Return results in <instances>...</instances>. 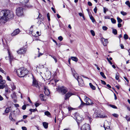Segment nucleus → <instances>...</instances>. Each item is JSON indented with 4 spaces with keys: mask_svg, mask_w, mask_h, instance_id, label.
Segmentation results:
<instances>
[{
    "mask_svg": "<svg viewBox=\"0 0 130 130\" xmlns=\"http://www.w3.org/2000/svg\"><path fill=\"white\" fill-rule=\"evenodd\" d=\"M0 23H5L9 19L13 18L14 15L12 11L8 10H3L0 12Z\"/></svg>",
    "mask_w": 130,
    "mask_h": 130,
    "instance_id": "f257e3e1",
    "label": "nucleus"
},
{
    "mask_svg": "<svg viewBox=\"0 0 130 130\" xmlns=\"http://www.w3.org/2000/svg\"><path fill=\"white\" fill-rule=\"evenodd\" d=\"M16 72L18 76L21 77L26 75L28 73V71L24 68H21L18 69Z\"/></svg>",
    "mask_w": 130,
    "mask_h": 130,
    "instance_id": "f03ea898",
    "label": "nucleus"
},
{
    "mask_svg": "<svg viewBox=\"0 0 130 130\" xmlns=\"http://www.w3.org/2000/svg\"><path fill=\"white\" fill-rule=\"evenodd\" d=\"M74 77L75 80L77 81L79 86L81 87L84 85V83L83 80L81 77L79 76L78 74L74 72Z\"/></svg>",
    "mask_w": 130,
    "mask_h": 130,
    "instance_id": "7ed1b4c3",
    "label": "nucleus"
},
{
    "mask_svg": "<svg viewBox=\"0 0 130 130\" xmlns=\"http://www.w3.org/2000/svg\"><path fill=\"white\" fill-rule=\"evenodd\" d=\"M75 114L74 118V119L76 120L79 125V123L83 120L84 118L82 116L80 115L78 113H75Z\"/></svg>",
    "mask_w": 130,
    "mask_h": 130,
    "instance_id": "20e7f679",
    "label": "nucleus"
},
{
    "mask_svg": "<svg viewBox=\"0 0 130 130\" xmlns=\"http://www.w3.org/2000/svg\"><path fill=\"white\" fill-rule=\"evenodd\" d=\"M57 91L62 95L65 94L67 92V89L64 86L58 87L56 88Z\"/></svg>",
    "mask_w": 130,
    "mask_h": 130,
    "instance_id": "39448f33",
    "label": "nucleus"
},
{
    "mask_svg": "<svg viewBox=\"0 0 130 130\" xmlns=\"http://www.w3.org/2000/svg\"><path fill=\"white\" fill-rule=\"evenodd\" d=\"M16 13L17 15L19 17L23 15V8L22 7H18L16 10Z\"/></svg>",
    "mask_w": 130,
    "mask_h": 130,
    "instance_id": "423d86ee",
    "label": "nucleus"
},
{
    "mask_svg": "<svg viewBox=\"0 0 130 130\" xmlns=\"http://www.w3.org/2000/svg\"><path fill=\"white\" fill-rule=\"evenodd\" d=\"M110 124V123L108 122L107 121H105L104 123V127L105 130H112L110 128L109 125Z\"/></svg>",
    "mask_w": 130,
    "mask_h": 130,
    "instance_id": "0eeeda50",
    "label": "nucleus"
},
{
    "mask_svg": "<svg viewBox=\"0 0 130 130\" xmlns=\"http://www.w3.org/2000/svg\"><path fill=\"white\" fill-rule=\"evenodd\" d=\"M81 130H90V127L89 124H86L81 128Z\"/></svg>",
    "mask_w": 130,
    "mask_h": 130,
    "instance_id": "6e6552de",
    "label": "nucleus"
},
{
    "mask_svg": "<svg viewBox=\"0 0 130 130\" xmlns=\"http://www.w3.org/2000/svg\"><path fill=\"white\" fill-rule=\"evenodd\" d=\"M85 101L86 102V104L87 105H91L93 104L92 100L86 96L85 99Z\"/></svg>",
    "mask_w": 130,
    "mask_h": 130,
    "instance_id": "1a4fd4ad",
    "label": "nucleus"
},
{
    "mask_svg": "<svg viewBox=\"0 0 130 130\" xmlns=\"http://www.w3.org/2000/svg\"><path fill=\"white\" fill-rule=\"evenodd\" d=\"M26 49L24 47H22L18 51H17V52L19 54H24L26 52Z\"/></svg>",
    "mask_w": 130,
    "mask_h": 130,
    "instance_id": "9d476101",
    "label": "nucleus"
},
{
    "mask_svg": "<svg viewBox=\"0 0 130 130\" xmlns=\"http://www.w3.org/2000/svg\"><path fill=\"white\" fill-rule=\"evenodd\" d=\"M96 117L101 118H104L106 117L107 116L103 112H98L97 113Z\"/></svg>",
    "mask_w": 130,
    "mask_h": 130,
    "instance_id": "9b49d317",
    "label": "nucleus"
},
{
    "mask_svg": "<svg viewBox=\"0 0 130 130\" xmlns=\"http://www.w3.org/2000/svg\"><path fill=\"white\" fill-rule=\"evenodd\" d=\"M7 50L9 57H6L5 58L6 59H8V58H9L10 60V63L11 64V61L13 59V57L12 55L10 53L9 50L8 49Z\"/></svg>",
    "mask_w": 130,
    "mask_h": 130,
    "instance_id": "f8f14e48",
    "label": "nucleus"
},
{
    "mask_svg": "<svg viewBox=\"0 0 130 130\" xmlns=\"http://www.w3.org/2000/svg\"><path fill=\"white\" fill-rule=\"evenodd\" d=\"M32 86L39 89L40 87L37 81L35 79H33Z\"/></svg>",
    "mask_w": 130,
    "mask_h": 130,
    "instance_id": "ddd939ff",
    "label": "nucleus"
},
{
    "mask_svg": "<svg viewBox=\"0 0 130 130\" xmlns=\"http://www.w3.org/2000/svg\"><path fill=\"white\" fill-rule=\"evenodd\" d=\"M101 41L103 45L104 46H106L108 43L107 39H106L102 38H101Z\"/></svg>",
    "mask_w": 130,
    "mask_h": 130,
    "instance_id": "4468645a",
    "label": "nucleus"
},
{
    "mask_svg": "<svg viewBox=\"0 0 130 130\" xmlns=\"http://www.w3.org/2000/svg\"><path fill=\"white\" fill-rule=\"evenodd\" d=\"M20 32V30L18 29H17L13 31V33L11 34V35L12 36H15L16 35L18 34Z\"/></svg>",
    "mask_w": 130,
    "mask_h": 130,
    "instance_id": "2eb2a0df",
    "label": "nucleus"
},
{
    "mask_svg": "<svg viewBox=\"0 0 130 130\" xmlns=\"http://www.w3.org/2000/svg\"><path fill=\"white\" fill-rule=\"evenodd\" d=\"M73 95V94L71 92H68L65 95L64 99L65 100L68 99L69 97Z\"/></svg>",
    "mask_w": 130,
    "mask_h": 130,
    "instance_id": "dca6fc26",
    "label": "nucleus"
},
{
    "mask_svg": "<svg viewBox=\"0 0 130 130\" xmlns=\"http://www.w3.org/2000/svg\"><path fill=\"white\" fill-rule=\"evenodd\" d=\"M13 112V113L14 114V116H13V117H15L16 116L19 115V114L20 110L18 109H17L15 111L14 110Z\"/></svg>",
    "mask_w": 130,
    "mask_h": 130,
    "instance_id": "f3484780",
    "label": "nucleus"
},
{
    "mask_svg": "<svg viewBox=\"0 0 130 130\" xmlns=\"http://www.w3.org/2000/svg\"><path fill=\"white\" fill-rule=\"evenodd\" d=\"M44 93L45 94L47 95H48L50 93L49 90L47 89V87H44Z\"/></svg>",
    "mask_w": 130,
    "mask_h": 130,
    "instance_id": "a211bd4d",
    "label": "nucleus"
},
{
    "mask_svg": "<svg viewBox=\"0 0 130 130\" xmlns=\"http://www.w3.org/2000/svg\"><path fill=\"white\" fill-rule=\"evenodd\" d=\"M29 0H20V2L22 4L23 6L25 5L29 1Z\"/></svg>",
    "mask_w": 130,
    "mask_h": 130,
    "instance_id": "6ab92c4d",
    "label": "nucleus"
},
{
    "mask_svg": "<svg viewBox=\"0 0 130 130\" xmlns=\"http://www.w3.org/2000/svg\"><path fill=\"white\" fill-rule=\"evenodd\" d=\"M45 129H47L48 127V123L44 122L42 123Z\"/></svg>",
    "mask_w": 130,
    "mask_h": 130,
    "instance_id": "aec40b11",
    "label": "nucleus"
},
{
    "mask_svg": "<svg viewBox=\"0 0 130 130\" xmlns=\"http://www.w3.org/2000/svg\"><path fill=\"white\" fill-rule=\"evenodd\" d=\"M11 107H9L6 108L5 110V113H8L10 111V108Z\"/></svg>",
    "mask_w": 130,
    "mask_h": 130,
    "instance_id": "412c9836",
    "label": "nucleus"
},
{
    "mask_svg": "<svg viewBox=\"0 0 130 130\" xmlns=\"http://www.w3.org/2000/svg\"><path fill=\"white\" fill-rule=\"evenodd\" d=\"M9 118L10 120L12 121H15V120L13 119L12 117V114L11 113H10L9 116Z\"/></svg>",
    "mask_w": 130,
    "mask_h": 130,
    "instance_id": "4be33fe9",
    "label": "nucleus"
},
{
    "mask_svg": "<svg viewBox=\"0 0 130 130\" xmlns=\"http://www.w3.org/2000/svg\"><path fill=\"white\" fill-rule=\"evenodd\" d=\"M7 86V84H1L0 85V89H3L5 87Z\"/></svg>",
    "mask_w": 130,
    "mask_h": 130,
    "instance_id": "5701e85b",
    "label": "nucleus"
},
{
    "mask_svg": "<svg viewBox=\"0 0 130 130\" xmlns=\"http://www.w3.org/2000/svg\"><path fill=\"white\" fill-rule=\"evenodd\" d=\"M86 116L87 118H88L89 119L90 122L91 123L92 120V119L91 118V117L89 115V114L88 115H87Z\"/></svg>",
    "mask_w": 130,
    "mask_h": 130,
    "instance_id": "b1692460",
    "label": "nucleus"
},
{
    "mask_svg": "<svg viewBox=\"0 0 130 130\" xmlns=\"http://www.w3.org/2000/svg\"><path fill=\"white\" fill-rule=\"evenodd\" d=\"M91 88L93 90H95V87L92 83H90L89 84Z\"/></svg>",
    "mask_w": 130,
    "mask_h": 130,
    "instance_id": "393cba45",
    "label": "nucleus"
},
{
    "mask_svg": "<svg viewBox=\"0 0 130 130\" xmlns=\"http://www.w3.org/2000/svg\"><path fill=\"white\" fill-rule=\"evenodd\" d=\"M23 6H24L25 7H27L28 8H30L32 7V6L30 5H28V4L26 3L25 5H24Z\"/></svg>",
    "mask_w": 130,
    "mask_h": 130,
    "instance_id": "a878e982",
    "label": "nucleus"
},
{
    "mask_svg": "<svg viewBox=\"0 0 130 130\" xmlns=\"http://www.w3.org/2000/svg\"><path fill=\"white\" fill-rule=\"evenodd\" d=\"M36 34H35V33H34V34H32V36L35 37H37L41 35L39 34V32L38 31L36 32Z\"/></svg>",
    "mask_w": 130,
    "mask_h": 130,
    "instance_id": "bb28decb",
    "label": "nucleus"
},
{
    "mask_svg": "<svg viewBox=\"0 0 130 130\" xmlns=\"http://www.w3.org/2000/svg\"><path fill=\"white\" fill-rule=\"evenodd\" d=\"M115 79L116 80H118L119 79V74L118 73H117L116 74Z\"/></svg>",
    "mask_w": 130,
    "mask_h": 130,
    "instance_id": "cd10ccee",
    "label": "nucleus"
},
{
    "mask_svg": "<svg viewBox=\"0 0 130 130\" xmlns=\"http://www.w3.org/2000/svg\"><path fill=\"white\" fill-rule=\"evenodd\" d=\"M44 114H45V115H46L47 116H49L51 115L49 111H45L44 112Z\"/></svg>",
    "mask_w": 130,
    "mask_h": 130,
    "instance_id": "c85d7f7f",
    "label": "nucleus"
},
{
    "mask_svg": "<svg viewBox=\"0 0 130 130\" xmlns=\"http://www.w3.org/2000/svg\"><path fill=\"white\" fill-rule=\"evenodd\" d=\"M29 110L30 111V114H31L32 112H35L36 111H37V109L36 108L34 109H30Z\"/></svg>",
    "mask_w": 130,
    "mask_h": 130,
    "instance_id": "c756f323",
    "label": "nucleus"
},
{
    "mask_svg": "<svg viewBox=\"0 0 130 130\" xmlns=\"http://www.w3.org/2000/svg\"><path fill=\"white\" fill-rule=\"evenodd\" d=\"M40 97L41 100L42 101H44V95L42 94H41L40 95Z\"/></svg>",
    "mask_w": 130,
    "mask_h": 130,
    "instance_id": "7c9ffc66",
    "label": "nucleus"
},
{
    "mask_svg": "<svg viewBox=\"0 0 130 130\" xmlns=\"http://www.w3.org/2000/svg\"><path fill=\"white\" fill-rule=\"evenodd\" d=\"M117 19L118 21V22L119 23H121L122 21V20L119 17H118L117 18Z\"/></svg>",
    "mask_w": 130,
    "mask_h": 130,
    "instance_id": "2f4dec72",
    "label": "nucleus"
},
{
    "mask_svg": "<svg viewBox=\"0 0 130 130\" xmlns=\"http://www.w3.org/2000/svg\"><path fill=\"white\" fill-rule=\"evenodd\" d=\"M2 79H0V83L1 84H4L5 83V81Z\"/></svg>",
    "mask_w": 130,
    "mask_h": 130,
    "instance_id": "473e14b6",
    "label": "nucleus"
},
{
    "mask_svg": "<svg viewBox=\"0 0 130 130\" xmlns=\"http://www.w3.org/2000/svg\"><path fill=\"white\" fill-rule=\"evenodd\" d=\"M112 33L115 35H117V30L115 29H113L112 30Z\"/></svg>",
    "mask_w": 130,
    "mask_h": 130,
    "instance_id": "72a5a7b5",
    "label": "nucleus"
},
{
    "mask_svg": "<svg viewBox=\"0 0 130 130\" xmlns=\"http://www.w3.org/2000/svg\"><path fill=\"white\" fill-rule=\"evenodd\" d=\"M32 27V26L30 27V29L29 31V33L30 34H32H32H34V33H33V30L31 29V28Z\"/></svg>",
    "mask_w": 130,
    "mask_h": 130,
    "instance_id": "f704fd0d",
    "label": "nucleus"
},
{
    "mask_svg": "<svg viewBox=\"0 0 130 130\" xmlns=\"http://www.w3.org/2000/svg\"><path fill=\"white\" fill-rule=\"evenodd\" d=\"M90 18L92 20V22H94L95 21V20L94 19L92 15H91L90 16Z\"/></svg>",
    "mask_w": 130,
    "mask_h": 130,
    "instance_id": "c9c22d12",
    "label": "nucleus"
},
{
    "mask_svg": "<svg viewBox=\"0 0 130 130\" xmlns=\"http://www.w3.org/2000/svg\"><path fill=\"white\" fill-rule=\"evenodd\" d=\"M100 74L101 76L104 78H106V77L104 75V73L102 72H100Z\"/></svg>",
    "mask_w": 130,
    "mask_h": 130,
    "instance_id": "e433bc0d",
    "label": "nucleus"
},
{
    "mask_svg": "<svg viewBox=\"0 0 130 130\" xmlns=\"http://www.w3.org/2000/svg\"><path fill=\"white\" fill-rule=\"evenodd\" d=\"M81 104L80 105V107H82L86 104L83 102V101L81 100Z\"/></svg>",
    "mask_w": 130,
    "mask_h": 130,
    "instance_id": "4c0bfd02",
    "label": "nucleus"
},
{
    "mask_svg": "<svg viewBox=\"0 0 130 130\" xmlns=\"http://www.w3.org/2000/svg\"><path fill=\"white\" fill-rule=\"evenodd\" d=\"M49 55L50 56H51L53 58V59H54L55 60V62H56L57 61V60L56 58L54 56H53V55Z\"/></svg>",
    "mask_w": 130,
    "mask_h": 130,
    "instance_id": "58836bf2",
    "label": "nucleus"
},
{
    "mask_svg": "<svg viewBox=\"0 0 130 130\" xmlns=\"http://www.w3.org/2000/svg\"><path fill=\"white\" fill-rule=\"evenodd\" d=\"M11 86L12 90H14L16 89V87L13 84H11Z\"/></svg>",
    "mask_w": 130,
    "mask_h": 130,
    "instance_id": "ea45409f",
    "label": "nucleus"
},
{
    "mask_svg": "<svg viewBox=\"0 0 130 130\" xmlns=\"http://www.w3.org/2000/svg\"><path fill=\"white\" fill-rule=\"evenodd\" d=\"M79 16L80 17H82L83 19H84V20H85V17H84V15L83 14V13H79Z\"/></svg>",
    "mask_w": 130,
    "mask_h": 130,
    "instance_id": "a19ab883",
    "label": "nucleus"
},
{
    "mask_svg": "<svg viewBox=\"0 0 130 130\" xmlns=\"http://www.w3.org/2000/svg\"><path fill=\"white\" fill-rule=\"evenodd\" d=\"M111 21L113 23L115 24V23H116V21L114 19H113V18H111Z\"/></svg>",
    "mask_w": 130,
    "mask_h": 130,
    "instance_id": "79ce46f5",
    "label": "nucleus"
},
{
    "mask_svg": "<svg viewBox=\"0 0 130 130\" xmlns=\"http://www.w3.org/2000/svg\"><path fill=\"white\" fill-rule=\"evenodd\" d=\"M103 9L104 12L105 13H106V11H108V9L106 7H104Z\"/></svg>",
    "mask_w": 130,
    "mask_h": 130,
    "instance_id": "37998d69",
    "label": "nucleus"
},
{
    "mask_svg": "<svg viewBox=\"0 0 130 130\" xmlns=\"http://www.w3.org/2000/svg\"><path fill=\"white\" fill-rule=\"evenodd\" d=\"M125 4L130 7V3L129 1H127L125 2Z\"/></svg>",
    "mask_w": 130,
    "mask_h": 130,
    "instance_id": "c03bdc74",
    "label": "nucleus"
},
{
    "mask_svg": "<svg viewBox=\"0 0 130 130\" xmlns=\"http://www.w3.org/2000/svg\"><path fill=\"white\" fill-rule=\"evenodd\" d=\"M90 32L93 36H94L95 35V33L94 31L92 30H90Z\"/></svg>",
    "mask_w": 130,
    "mask_h": 130,
    "instance_id": "a18cd8bd",
    "label": "nucleus"
},
{
    "mask_svg": "<svg viewBox=\"0 0 130 130\" xmlns=\"http://www.w3.org/2000/svg\"><path fill=\"white\" fill-rule=\"evenodd\" d=\"M78 59L76 57H74V61L77 62L78 61Z\"/></svg>",
    "mask_w": 130,
    "mask_h": 130,
    "instance_id": "49530a36",
    "label": "nucleus"
},
{
    "mask_svg": "<svg viewBox=\"0 0 130 130\" xmlns=\"http://www.w3.org/2000/svg\"><path fill=\"white\" fill-rule=\"evenodd\" d=\"M124 38L125 39H128V35L126 34H125L124 36Z\"/></svg>",
    "mask_w": 130,
    "mask_h": 130,
    "instance_id": "de8ad7c7",
    "label": "nucleus"
},
{
    "mask_svg": "<svg viewBox=\"0 0 130 130\" xmlns=\"http://www.w3.org/2000/svg\"><path fill=\"white\" fill-rule=\"evenodd\" d=\"M121 13L123 15H126L127 14L124 11H121Z\"/></svg>",
    "mask_w": 130,
    "mask_h": 130,
    "instance_id": "09e8293b",
    "label": "nucleus"
},
{
    "mask_svg": "<svg viewBox=\"0 0 130 130\" xmlns=\"http://www.w3.org/2000/svg\"><path fill=\"white\" fill-rule=\"evenodd\" d=\"M110 106L113 108H117V107L115 106L112 105H110Z\"/></svg>",
    "mask_w": 130,
    "mask_h": 130,
    "instance_id": "8fccbe9b",
    "label": "nucleus"
},
{
    "mask_svg": "<svg viewBox=\"0 0 130 130\" xmlns=\"http://www.w3.org/2000/svg\"><path fill=\"white\" fill-rule=\"evenodd\" d=\"M126 119L128 121H130V117L128 116H126Z\"/></svg>",
    "mask_w": 130,
    "mask_h": 130,
    "instance_id": "3c124183",
    "label": "nucleus"
},
{
    "mask_svg": "<svg viewBox=\"0 0 130 130\" xmlns=\"http://www.w3.org/2000/svg\"><path fill=\"white\" fill-rule=\"evenodd\" d=\"M39 53L38 55V57H39L40 56H42L43 54V53H40L39 51H38V52Z\"/></svg>",
    "mask_w": 130,
    "mask_h": 130,
    "instance_id": "603ef678",
    "label": "nucleus"
},
{
    "mask_svg": "<svg viewBox=\"0 0 130 130\" xmlns=\"http://www.w3.org/2000/svg\"><path fill=\"white\" fill-rule=\"evenodd\" d=\"M112 115L114 116V117L117 118L118 117V116L119 115L117 114L116 113H113L112 114Z\"/></svg>",
    "mask_w": 130,
    "mask_h": 130,
    "instance_id": "864d4df0",
    "label": "nucleus"
},
{
    "mask_svg": "<svg viewBox=\"0 0 130 130\" xmlns=\"http://www.w3.org/2000/svg\"><path fill=\"white\" fill-rule=\"evenodd\" d=\"M58 39L60 41H62V40L63 38L62 36H60L58 37Z\"/></svg>",
    "mask_w": 130,
    "mask_h": 130,
    "instance_id": "5fc2aeb1",
    "label": "nucleus"
},
{
    "mask_svg": "<svg viewBox=\"0 0 130 130\" xmlns=\"http://www.w3.org/2000/svg\"><path fill=\"white\" fill-rule=\"evenodd\" d=\"M107 28L105 26H103L102 27L103 29L104 30H106Z\"/></svg>",
    "mask_w": 130,
    "mask_h": 130,
    "instance_id": "6e6d98bb",
    "label": "nucleus"
},
{
    "mask_svg": "<svg viewBox=\"0 0 130 130\" xmlns=\"http://www.w3.org/2000/svg\"><path fill=\"white\" fill-rule=\"evenodd\" d=\"M107 60L108 61V62H109V63L111 64V65H112V62H111V61H110V60H109V58H107Z\"/></svg>",
    "mask_w": 130,
    "mask_h": 130,
    "instance_id": "4d7b16f0",
    "label": "nucleus"
},
{
    "mask_svg": "<svg viewBox=\"0 0 130 130\" xmlns=\"http://www.w3.org/2000/svg\"><path fill=\"white\" fill-rule=\"evenodd\" d=\"M22 129L23 130H27V128L25 126H22Z\"/></svg>",
    "mask_w": 130,
    "mask_h": 130,
    "instance_id": "13d9d810",
    "label": "nucleus"
},
{
    "mask_svg": "<svg viewBox=\"0 0 130 130\" xmlns=\"http://www.w3.org/2000/svg\"><path fill=\"white\" fill-rule=\"evenodd\" d=\"M26 105H24L22 106V108L24 110L26 109Z\"/></svg>",
    "mask_w": 130,
    "mask_h": 130,
    "instance_id": "bf43d9fd",
    "label": "nucleus"
},
{
    "mask_svg": "<svg viewBox=\"0 0 130 130\" xmlns=\"http://www.w3.org/2000/svg\"><path fill=\"white\" fill-rule=\"evenodd\" d=\"M93 10H94V11L95 13H96V12H97V8L96 7H95V8Z\"/></svg>",
    "mask_w": 130,
    "mask_h": 130,
    "instance_id": "052dcab7",
    "label": "nucleus"
},
{
    "mask_svg": "<svg viewBox=\"0 0 130 130\" xmlns=\"http://www.w3.org/2000/svg\"><path fill=\"white\" fill-rule=\"evenodd\" d=\"M5 92H8V87L7 86V87H5Z\"/></svg>",
    "mask_w": 130,
    "mask_h": 130,
    "instance_id": "680f3d73",
    "label": "nucleus"
},
{
    "mask_svg": "<svg viewBox=\"0 0 130 130\" xmlns=\"http://www.w3.org/2000/svg\"><path fill=\"white\" fill-rule=\"evenodd\" d=\"M101 81L102 84H103L104 85H105L106 84V83L104 81L102 80H101Z\"/></svg>",
    "mask_w": 130,
    "mask_h": 130,
    "instance_id": "e2e57ef3",
    "label": "nucleus"
},
{
    "mask_svg": "<svg viewBox=\"0 0 130 130\" xmlns=\"http://www.w3.org/2000/svg\"><path fill=\"white\" fill-rule=\"evenodd\" d=\"M124 78L126 81L128 83H129V80H128L127 79V78L126 77H124Z\"/></svg>",
    "mask_w": 130,
    "mask_h": 130,
    "instance_id": "0e129e2a",
    "label": "nucleus"
},
{
    "mask_svg": "<svg viewBox=\"0 0 130 130\" xmlns=\"http://www.w3.org/2000/svg\"><path fill=\"white\" fill-rule=\"evenodd\" d=\"M118 27H120L122 26V24L119 23L118 24Z\"/></svg>",
    "mask_w": 130,
    "mask_h": 130,
    "instance_id": "69168bd1",
    "label": "nucleus"
},
{
    "mask_svg": "<svg viewBox=\"0 0 130 130\" xmlns=\"http://www.w3.org/2000/svg\"><path fill=\"white\" fill-rule=\"evenodd\" d=\"M88 5L89 6H91L92 5V4L90 2H88Z\"/></svg>",
    "mask_w": 130,
    "mask_h": 130,
    "instance_id": "338daca9",
    "label": "nucleus"
},
{
    "mask_svg": "<svg viewBox=\"0 0 130 130\" xmlns=\"http://www.w3.org/2000/svg\"><path fill=\"white\" fill-rule=\"evenodd\" d=\"M40 105V104L39 103H36L35 104V105L36 107L39 106Z\"/></svg>",
    "mask_w": 130,
    "mask_h": 130,
    "instance_id": "774afa93",
    "label": "nucleus"
}]
</instances>
